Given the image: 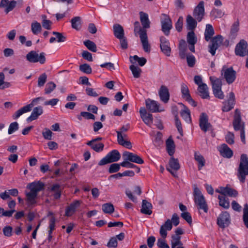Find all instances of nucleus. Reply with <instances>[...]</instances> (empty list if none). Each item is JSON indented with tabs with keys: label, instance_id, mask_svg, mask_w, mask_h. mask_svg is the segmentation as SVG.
<instances>
[{
	"label": "nucleus",
	"instance_id": "57",
	"mask_svg": "<svg viewBox=\"0 0 248 248\" xmlns=\"http://www.w3.org/2000/svg\"><path fill=\"white\" fill-rule=\"evenodd\" d=\"M186 58L188 66L190 67H193L196 62L195 57L192 55L188 54L187 55Z\"/></svg>",
	"mask_w": 248,
	"mask_h": 248
},
{
	"label": "nucleus",
	"instance_id": "51",
	"mask_svg": "<svg viewBox=\"0 0 248 248\" xmlns=\"http://www.w3.org/2000/svg\"><path fill=\"white\" fill-rule=\"evenodd\" d=\"M243 219L246 227L248 228V204L247 203L244 205Z\"/></svg>",
	"mask_w": 248,
	"mask_h": 248
},
{
	"label": "nucleus",
	"instance_id": "55",
	"mask_svg": "<svg viewBox=\"0 0 248 248\" xmlns=\"http://www.w3.org/2000/svg\"><path fill=\"white\" fill-rule=\"evenodd\" d=\"M42 18H43L42 22L43 27L46 30H50L52 24V22L49 20L46 19V16L45 15H43Z\"/></svg>",
	"mask_w": 248,
	"mask_h": 248
},
{
	"label": "nucleus",
	"instance_id": "64",
	"mask_svg": "<svg viewBox=\"0 0 248 248\" xmlns=\"http://www.w3.org/2000/svg\"><path fill=\"white\" fill-rule=\"evenodd\" d=\"M165 238H159L157 240V246L159 248H170L169 246L166 243Z\"/></svg>",
	"mask_w": 248,
	"mask_h": 248
},
{
	"label": "nucleus",
	"instance_id": "61",
	"mask_svg": "<svg viewBox=\"0 0 248 248\" xmlns=\"http://www.w3.org/2000/svg\"><path fill=\"white\" fill-rule=\"evenodd\" d=\"M52 34L56 36V38L57 39V41L59 43L63 42L66 40V37L61 32L53 31Z\"/></svg>",
	"mask_w": 248,
	"mask_h": 248
},
{
	"label": "nucleus",
	"instance_id": "60",
	"mask_svg": "<svg viewBox=\"0 0 248 248\" xmlns=\"http://www.w3.org/2000/svg\"><path fill=\"white\" fill-rule=\"evenodd\" d=\"M45 131L42 132V135L44 138L46 140H51L52 139V135L53 133L48 128H46L44 129Z\"/></svg>",
	"mask_w": 248,
	"mask_h": 248
},
{
	"label": "nucleus",
	"instance_id": "38",
	"mask_svg": "<svg viewBox=\"0 0 248 248\" xmlns=\"http://www.w3.org/2000/svg\"><path fill=\"white\" fill-rule=\"evenodd\" d=\"M71 25L72 27L77 30L78 31L80 29L81 27V17L79 16H76L73 18L71 20Z\"/></svg>",
	"mask_w": 248,
	"mask_h": 248
},
{
	"label": "nucleus",
	"instance_id": "13",
	"mask_svg": "<svg viewBox=\"0 0 248 248\" xmlns=\"http://www.w3.org/2000/svg\"><path fill=\"white\" fill-rule=\"evenodd\" d=\"M203 5V1H201L198 5L195 8L193 11V16L198 22L202 21L204 15V8Z\"/></svg>",
	"mask_w": 248,
	"mask_h": 248
},
{
	"label": "nucleus",
	"instance_id": "24",
	"mask_svg": "<svg viewBox=\"0 0 248 248\" xmlns=\"http://www.w3.org/2000/svg\"><path fill=\"white\" fill-rule=\"evenodd\" d=\"M241 118L239 111L238 109H236L235 111V115L234 117V120L233 121V126L235 131L240 130L242 128L244 127V125H242L241 124Z\"/></svg>",
	"mask_w": 248,
	"mask_h": 248
},
{
	"label": "nucleus",
	"instance_id": "23",
	"mask_svg": "<svg viewBox=\"0 0 248 248\" xmlns=\"http://www.w3.org/2000/svg\"><path fill=\"white\" fill-rule=\"evenodd\" d=\"M80 203V201H75L71 203L66 209L65 216L70 217L73 215L76 212V209L79 206Z\"/></svg>",
	"mask_w": 248,
	"mask_h": 248
},
{
	"label": "nucleus",
	"instance_id": "10",
	"mask_svg": "<svg viewBox=\"0 0 248 248\" xmlns=\"http://www.w3.org/2000/svg\"><path fill=\"white\" fill-rule=\"evenodd\" d=\"M230 224V216L227 211L222 212L217 217V224L221 228L227 227Z\"/></svg>",
	"mask_w": 248,
	"mask_h": 248
},
{
	"label": "nucleus",
	"instance_id": "58",
	"mask_svg": "<svg viewBox=\"0 0 248 248\" xmlns=\"http://www.w3.org/2000/svg\"><path fill=\"white\" fill-rule=\"evenodd\" d=\"M121 164L113 163L110 165L108 169L109 173H113L118 172L120 169Z\"/></svg>",
	"mask_w": 248,
	"mask_h": 248
},
{
	"label": "nucleus",
	"instance_id": "16",
	"mask_svg": "<svg viewBox=\"0 0 248 248\" xmlns=\"http://www.w3.org/2000/svg\"><path fill=\"white\" fill-rule=\"evenodd\" d=\"M223 104L222 110L223 112L229 111L233 108L235 104V96L233 92H231L229 93V98L228 101L224 102Z\"/></svg>",
	"mask_w": 248,
	"mask_h": 248
},
{
	"label": "nucleus",
	"instance_id": "33",
	"mask_svg": "<svg viewBox=\"0 0 248 248\" xmlns=\"http://www.w3.org/2000/svg\"><path fill=\"white\" fill-rule=\"evenodd\" d=\"M215 33L214 30L213 26L209 24L206 25V28L204 31L205 40L208 42L211 39L212 36Z\"/></svg>",
	"mask_w": 248,
	"mask_h": 248
},
{
	"label": "nucleus",
	"instance_id": "8",
	"mask_svg": "<svg viewBox=\"0 0 248 248\" xmlns=\"http://www.w3.org/2000/svg\"><path fill=\"white\" fill-rule=\"evenodd\" d=\"M211 44L208 46L209 52L214 56L216 50L220 46L222 43L223 38L221 35H217L211 38Z\"/></svg>",
	"mask_w": 248,
	"mask_h": 248
},
{
	"label": "nucleus",
	"instance_id": "4",
	"mask_svg": "<svg viewBox=\"0 0 248 248\" xmlns=\"http://www.w3.org/2000/svg\"><path fill=\"white\" fill-rule=\"evenodd\" d=\"M44 100L45 98L43 97H38L33 99L30 104L24 106L23 107L16 111L15 113L12 115L13 119L14 120H16L23 114L31 111L32 107L34 105H37L39 101H44Z\"/></svg>",
	"mask_w": 248,
	"mask_h": 248
},
{
	"label": "nucleus",
	"instance_id": "63",
	"mask_svg": "<svg viewBox=\"0 0 248 248\" xmlns=\"http://www.w3.org/2000/svg\"><path fill=\"white\" fill-rule=\"evenodd\" d=\"M181 217L185 219L189 224H191L192 222V217L190 213L188 212H185L181 213Z\"/></svg>",
	"mask_w": 248,
	"mask_h": 248
},
{
	"label": "nucleus",
	"instance_id": "42",
	"mask_svg": "<svg viewBox=\"0 0 248 248\" xmlns=\"http://www.w3.org/2000/svg\"><path fill=\"white\" fill-rule=\"evenodd\" d=\"M102 210L105 214H111L114 211V207L112 203H106L102 205Z\"/></svg>",
	"mask_w": 248,
	"mask_h": 248
},
{
	"label": "nucleus",
	"instance_id": "59",
	"mask_svg": "<svg viewBox=\"0 0 248 248\" xmlns=\"http://www.w3.org/2000/svg\"><path fill=\"white\" fill-rule=\"evenodd\" d=\"M238 191L233 188L227 187L226 196H228L231 197H236L238 196Z\"/></svg>",
	"mask_w": 248,
	"mask_h": 248
},
{
	"label": "nucleus",
	"instance_id": "7",
	"mask_svg": "<svg viewBox=\"0 0 248 248\" xmlns=\"http://www.w3.org/2000/svg\"><path fill=\"white\" fill-rule=\"evenodd\" d=\"M236 72L232 67L226 68L225 66L223 67L221 74L224 75V78L227 83L229 84L232 83L236 79Z\"/></svg>",
	"mask_w": 248,
	"mask_h": 248
},
{
	"label": "nucleus",
	"instance_id": "21",
	"mask_svg": "<svg viewBox=\"0 0 248 248\" xmlns=\"http://www.w3.org/2000/svg\"><path fill=\"white\" fill-rule=\"evenodd\" d=\"M172 228V224L171 220L167 219L164 224H163L160 229L159 233L160 235L163 238H166L167 235V231H170Z\"/></svg>",
	"mask_w": 248,
	"mask_h": 248
},
{
	"label": "nucleus",
	"instance_id": "15",
	"mask_svg": "<svg viewBox=\"0 0 248 248\" xmlns=\"http://www.w3.org/2000/svg\"><path fill=\"white\" fill-rule=\"evenodd\" d=\"M248 46L247 42L244 40H241L236 45L235 48V54L237 56L244 57L246 55V49Z\"/></svg>",
	"mask_w": 248,
	"mask_h": 248
},
{
	"label": "nucleus",
	"instance_id": "47",
	"mask_svg": "<svg viewBox=\"0 0 248 248\" xmlns=\"http://www.w3.org/2000/svg\"><path fill=\"white\" fill-rule=\"evenodd\" d=\"M186 40L188 44L197 43V38L193 31H189L187 33Z\"/></svg>",
	"mask_w": 248,
	"mask_h": 248
},
{
	"label": "nucleus",
	"instance_id": "45",
	"mask_svg": "<svg viewBox=\"0 0 248 248\" xmlns=\"http://www.w3.org/2000/svg\"><path fill=\"white\" fill-rule=\"evenodd\" d=\"M83 44L90 51L93 52H96V45L93 42L90 40H87L84 41Z\"/></svg>",
	"mask_w": 248,
	"mask_h": 248
},
{
	"label": "nucleus",
	"instance_id": "41",
	"mask_svg": "<svg viewBox=\"0 0 248 248\" xmlns=\"http://www.w3.org/2000/svg\"><path fill=\"white\" fill-rule=\"evenodd\" d=\"M31 30L34 34H38L42 31L41 24L37 21L32 22L31 24Z\"/></svg>",
	"mask_w": 248,
	"mask_h": 248
},
{
	"label": "nucleus",
	"instance_id": "14",
	"mask_svg": "<svg viewBox=\"0 0 248 248\" xmlns=\"http://www.w3.org/2000/svg\"><path fill=\"white\" fill-rule=\"evenodd\" d=\"M160 47L161 51L167 56H170L171 53L169 41L164 36L160 37Z\"/></svg>",
	"mask_w": 248,
	"mask_h": 248
},
{
	"label": "nucleus",
	"instance_id": "52",
	"mask_svg": "<svg viewBox=\"0 0 248 248\" xmlns=\"http://www.w3.org/2000/svg\"><path fill=\"white\" fill-rule=\"evenodd\" d=\"M47 79V75L44 73L42 74L38 78V86L39 87H41L44 86L45 83Z\"/></svg>",
	"mask_w": 248,
	"mask_h": 248
},
{
	"label": "nucleus",
	"instance_id": "46",
	"mask_svg": "<svg viewBox=\"0 0 248 248\" xmlns=\"http://www.w3.org/2000/svg\"><path fill=\"white\" fill-rule=\"evenodd\" d=\"M129 68L135 78H139L140 77L141 72V69L140 68L134 65H130Z\"/></svg>",
	"mask_w": 248,
	"mask_h": 248
},
{
	"label": "nucleus",
	"instance_id": "11",
	"mask_svg": "<svg viewBox=\"0 0 248 248\" xmlns=\"http://www.w3.org/2000/svg\"><path fill=\"white\" fill-rule=\"evenodd\" d=\"M199 125L201 130L204 132L212 129V126L208 123L207 115L205 113H202L199 120Z\"/></svg>",
	"mask_w": 248,
	"mask_h": 248
},
{
	"label": "nucleus",
	"instance_id": "30",
	"mask_svg": "<svg viewBox=\"0 0 248 248\" xmlns=\"http://www.w3.org/2000/svg\"><path fill=\"white\" fill-rule=\"evenodd\" d=\"M186 28L188 30L193 31L196 27L197 22L191 15H188L186 18Z\"/></svg>",
	"mask_w": 248,
	"mask_h": 248
},
{
	"label": "nucleus",
	"instance_id": "12",
	"mask_svg": "<svg viewBox=\"0 0 248 248\" xmlns=\"http://www.w3.org/2000/svg\"><path fill=\"white\" fill-rule=\"evenodd\" d=\"M123 156L124 160L139 164H142L144 163L143 160L140 156L132 153L125 151L123 153Z\"/></svg>",
	"mask_w": 248,
	"mask_h": 248
},
{
	"label": "nucleus",
	"instance_id": "50",
	"mask_svg": "<svg viewBox=\"0 0 248 248\" xmlns=\"http://www.w3.org/2000/svg\"><path fill=\"white\" fill-rule=\"evenodd\" d=\"M56 87V85L52 81L48 82L45 87V93L48 94L50 93Z\"/></svg>",
	"mask_w": 248,
	"mask_h": 248
},
{
	"label": "nucleus",
	"instance_id": "37",
	"mask_svg": "<svg viewBox=\"0 0 248 248\" xmlns=\"http://www.w3.org/2000/svg\"><path fill=\"white\" fill-rule=\"evenodd\" d=\"M210 79L212 83L213 90L217 89H221L222 84L221 79L216 78L214 77H210Z\"/></svg>",
	"mask_w": 248,
	"mask_h": 248
},
{
	"label": "nucleus",
	"instance_id": "53",
	"mask_svg": "<svg viewBox=\"0 0 248 248\" xmlns=\"http://www.w3.org/2000/svg\"><path fill=\"white\" fill-rule=\"evenodd\" d=\"M56 218L54 217H52L49 219V230L48 231V235H52V232L55 228Z\"/></svg>",
	"mask_w": 248,
	"mask_h": 248
},
{
	"label": "nucleus",
	"instance_id": "20",
	"mask_svg": "<svg viewBox=\"0 0 248 248\" xmlns=\"http://www.w3.org/2000/svg\"><path fill=\"white\" fill-rule=\"evenodd\" d=\"M145 103L146 108L151 112H161L164 110L159 109V104L155 101L148 99L146 100Z\"/></svg>",
	"mask_w": 248,
	"mask_h": 248
},
{
	"label": "nucleus",
	"instance_id": "31",
	"mask_svg": "<svg viewBox=\"0 0 248 248\" xmlns=\"http://www.w3.org/2000/svg\"><path fill=\"white\" fill-rule=\"evenodd\" d=\"M140 20L144 29L150 27V21L148 18V15L143 12H140Z\"/></svg>",
	"mask_w": 248,
	"mask_h": 248
},
{
	"label": "nucleus",
	"instance_id": "34",
	"mask_svg": "<svg viewBox=\"0 0 248 248\" xmlns=\"http://www.w3.org/2000/svg\"><path fill=\"white\" fill-rule=\"evenodd\" d=\"M194 159L198 163V169L201 170L202 168L205 166V160L203 156L198 152H195L194 153Z\"/></svg>",
	"mask_w": 248,
	"mask_h": 248
},
{
	"label": "nucleus",
	"instance_id": "43",
	"mask_svg": "<svg viewBox=\"0 0 248 248\" xmlns=\"http://www.w3.org/2000/svg\"><path fill=\"white\" fill-rule=\"evenodd\" d=\"M60 188V186L57 184L53 185L51 188V191L54 192L53 196L55 199H59L61 197V191Z\"/></svg>",
	"mask_w": 248,
	"mask_h": 248
},
{
	"label": "nucleus",
	"instance_id": "49",
	"mask_svg": "<svg viewBox=\"0 0 248 248\" xmlns=\"http://www.w3.org/2000/svg\"><path fill=\"white\" fill-rule=\"evenodd\" d=\"M169 166L171 169L178 170L180 169V165L177 159L171 157L169 161Z\"/></svg>",
	"mask_w": 248,
	"mask_h": 248
},
{
	"label": "nucleus",
	"instance_id": "17",
	"mask_svg": "<svg viewBox=\"0 0 248 248\" xmlns=\"http://www.w3.org/2000/svg\"><path fill=\"white\" fill-rule=\"evenodd\" d=\"M140 113L141 118L144 123L147 125L151 126L153 122V117L152 114L148 113L144 108H140Z\"/></svg>",
	"mask_w": 248,
	"mask_h": 248
},
{
	"label": "nucleus",
	"instance_id": "19",
	"mask_svg": "<svg viewBox=\"0 0 248 248\" xmlns=\"http://www.w3.org/2000/svg\"><path fill=\"white\" fill-rule=\"evenodd\" d=\"M158 95L160 100L164 103L168 102L170 99V93L168 87L165 85H161L159 91Z\"/></svg>",
	"mask_w": 248,
	"mask_h": 248
},
{
	"label": "nucleus",
	"instance_id": "2",
	"mask_svg": "<svg viewBox=\"0 0 248 248\" xmlns=\"http://www.w3.org/2000/svg\"><path fill=\"white\" fill-rule=\"evenodd\" d=\"M247 175H248V157L246 154H244L240 156L237 176L241 183H244Z\"/></svg>",
	"mask_w": 248,
	"mask_h": 248
},
{
	"label": "nucleus",
	"instance_id": "5",
	"mask_svg": "<svg viewBox=\"0 0 248 248\" xmlns=\"http://www.w3.org/2000/svg\"><path fill=\"white\" fill-rule=\"evenodd\" d=\"M121 157L120 153L117 150H113L109 152L98 163V165L103 166L106 164L118 161Z\"/></svg>",
	"mask_w": 248,
	"mask_h": 248
},
{
	"label": "nucleus",
	"instance_id": "25",
	"mask_svg": "<svg viewBox=\"0 0 248 248\" xmlns=\"http://www.w3.org/2000/svg\"><path fill=\"white\" fill-rule=\"evenodd\" d=\"M43 113V108L41 106H38L35 107L30 116H29L27 119V121L28 122H31L32 121L35 120L38 118V117L41 115Z\"/></svg>",
	"mask_w": 248,
	"mask_h": 248
},
{
	"label": "nucleus",
	"instance_id": "1",
	"mask_svg": "<svg viewBox=\"0 0 248 248\" xmlns=\"http://www.w3.org/2000/svg\"><path fill=\"white\" fill-rule=\"evenodd\" d=\"M45 187V184L40 181H34L27 185V188L30 190V192L26 193V200L29 205L36 204L37 193L44 190Z\"/></svg>",
	"mask_w": 248,
	"mask_h": 248
},
{
	"label": "nucleus",
	"instance_id": "32",
	"mask_svg": "<svg viewBox=\"0 0 248 248\" xmlns=\"http://www.w3.org/2000/svg\"><path fill=\"white\" fill-rule=\"evenodd\" d=\"M166 149L168 154L170 156H172L175 153V145L174 141L169 138L167 140L166 142Z\"/></svg>",
	"mask_w": 248,
	"mask_h": 248
},
{
	"label": "nucleus",
	"instance_id": "40",
	"mask_svg": "<svg viewBox=\"0 0 248 248\" xmlns=\"http://www.w3.org/2000/svg\"><path fill=\"white\" fill-rule=\"evenodd\" d=\"M181 92L182 98L185 100L191 96L189 89L185 83H182L181 85Z\"/></svg>",
	"mask_w": 248,
	"mask_h": 248
},
{
	"label": "nucleus",
	"instance_id": "35",
	"mask_svg": "<svg viewBox=\"0 0 248 248\" xmlns=\"http://www.w3.org/2000/svg\"><path fill=\"white\" fill-rule=\"evenodd\" d=\"M86 144L87 145L90 146L93 150L97 153L102 152L104 147V144L101 142L96 143L92 141H88Z\"/></svg>",
	"mask_w": 248,
	"mask_h": 248
},
{
	"label": "nucleus",
	"instance_id": "36",
	"mask_svg": "<svg viewBox=\"0 0 248 248\" xmlns=\"http://www.w3.org/2000/svg\"><path fill=\"white\" fill-rule=\"evenodd\" d=\"M130 61L131 63L134 64L137 62L140 66H143L147 62L146 59L144 57H139L137 55L130 57Z\"/></svg>",
	"mask_w": 248,
	"mask_h": 248
},
{
	"label": "nucleus",
	"instance_id": "22",
	"mask_svg": "<svg viewBox=\"0 0 248 248\" xmlns=\"http://www.w3.org/2000/svg\"><path fill=\"white\" fill-rule=\"evenodd\" d=\"M218 150L220 155L224 157L230 158L233 155L232 151L226 144H222L218 148Z\"/></svg>",
	"mask_w": 248,
	"mask_h": 248
},
{
	"label": "nucleus",
	"instance_id": "28",
	"mask_svg": "<svg viewBox=\"0 0 248 248\" xmlns=\"http://www.w3.org/2000/svg\"><path fill=\"white\" fill-rule=\"evenodd\" d=\"M193 194L194 196V202L196 205L200 203H201L206 202L204 196L198 187H195L194 188Z\"/></svg>",
	"mask_w": 248,
	"mask_h": 248
},
{
	"label": "nucleus",
	"instance_id": "29",
	"mask_svg": "<svg viewBox=\"0 0 248 248\" xmlns=\"http://www.w3.org/2000/svg\"><path fill=\"white\" fill-rule=\"evenodd\" d=\"M152 205L151 203L148 202L145 200H143L142 202V207L140 209V212L145 215H150L152 213Z\"/></svg>",
	"mask_w": 248,
	"mask_h": 248
},
{
	"label": "nucleus",
	"instance_id": "18",
	"mask_svg": "<svg viewBox=\"0 0 248 248\" xmlns=\"http://www.w3.org/2000/svg\"><path fill=\"white\" fill-rule=\"evenodd\" d=\"M117 134V141L118 143L128 149L132 148V144L130 141L127 140V136L125 134H122L121 132H116Z\"/></svg>",
	"mask_w": 248,
	"mask_h": 248
},
{
	"label": "nucleus",
	"instance_id": "26",
	"mask_svg": "<svg viewBox=\"0 0 248 248\" xmlns=\"http://www.w3.org/2000/svg\"><path fill=\"white\" fill-rule=\"evenodd\" d=\"M197 90L199 92V95L202 99H208L209 98L208 88L205 83H202L199 85Z\"/></svg>",
	"mask_w": 248,
	"mask_h": 248
},
{
	"label": "nucleus",
	"instance_id": "27",
	"mask_svg": "<svg viewBox=\"0 0 248 248\" xmlns=\"http://www.w3.org/2000/svg\"><path fill=\"white\" fill-rule=\"evenodd\" d=\"M114 35L118 39H122L124 36V31L123 27L119 24H115L113 26Z\"/></svg>",
	"mask_w": 248,
	"mask_h": 248
},
{
	"label": "nucleus",
	"instance_id": "6",
	"mask_svg": "<svg viewBox=\"0 0 248 248\" xmlns=\"http://www.w3.org/2000/svg\"><path fill=\"white\" fill-rule=\"evenodd\" d=\"M26 59L30 62H39L41 64H44L46 62L45 54L44 52H41L38 55L36 51L32 50L27 54Z\"/></svg>",
	"mask_w": 248,
	"mask_h": 248
},
{
	"label": "nucleus",
	"instance_id": "62",
	"mask_svg": "<svg viewBox=\"0 0 248 248\" xmlns=\"http://www.w3.org/2000/svg\"><path fill=\"white\" fill-rule=\"evenodd\" d=\"M107 247L109 248H116L118 246V242L116 238L115 237H111L107 244Z\"/></svg>",
	"mask_w": 248,
	"mask_h": 248
},
{
	"label": "nucleus",
	"instance_id": "54",
	"mask_svg": "<svg viewBox=\"0 0 248 248\" xmlns=\"http://www.w3.org/2000/svg\"><path fill=\"white\" fill-rule=\"evenodd\" d=\"M79 70L82 72L89 74L92 72V68L89 64L84 63L79 66Z\"/></svg>",
	"mask_w": 248,
	"mask_h": 248
},
{
	"label": "nucleus",
	"instance_id": "39",
	"mask_svg": "<svg viewBox=\"0 0 248 248\" xmlns=\"http://www.w3.org/2000/svg\"><path fill=\"white\" fill-rule=\"evenodd\" d=\"M218 199L219 200V205L222 207L224 209H227L230 207V202L229 199L225 197V196H222L221 195L218 196Z\"/></svg>",
	"mask_w": 248,
	"mask_h": 248
},
{
	"label": "nucleus",
	"instance_id": "48",
	"mask_svg": "<svg viewBox=\"0 0 248 248\" xmlns=\"http://www.w3.org/2000/svg\"><path fill=\"white\" fill-rule=\"evenodd\" d=\"M239 30V22L236 21L235 22L232 26L230 33V37H232V39H234L235 38L236 35V33L238 32Z\"/></svg>",
	"mask_w": 248,
	"mask_h": 248
},
{
	"label": "nucleus",
	"instance_id": "44",
	"mask_svg": "<svg viewBox=\"0 0 248 248\" xmlns=\"http://www.w3.org/2000/svg\"><path fill=\"white\" fill-rule=\"evenodd\" d=\"M181 117L186 122H191L190 112L189 109L185 106L184 109L180 113Z\"/></svg>",
	"mask_w": 248,
	"mask_h": 248
},
{
	"label": "nucleus",
	"instance_id": "9",
	"mask_svg": "<svg viewBox=\"0 0 248 248\" xmlns=\"http://www.w3.org/2000/svg\"><path fill=\"white\" fill-rule=\"evenodd\" d=\"M164 19L161 20V29L164 33L168 36L170 33V30L172 28V21L170 16L165 14H162Z\"/></svg>",
	"mask_w": 248,
	"mask_h": 248
},
{
	"label": "nucleus",
	"instance_id": "56",
	"mask_svg": "<svg viewBox=\"0 0 248 248\" xmlns=\"http://www.w3.org/2000/svg\"><path fill=\"white\" fill-rule=\"evenodd\" d=\"M18 124L16 122L12 123L9 127L8 133L10 135L18 129Z\"/></svg>",
	"mask_w": 248,
	"mask_h": 248
},
{
	"label": "nucleus",
	"instance_id": "3",
	"mask_svg": "<svg viewBox=\"0 0 248 248\" xmlns=\"http://www.w3.org/2000/svg\"><path fill=\"white\" fill-rule=\"evenodd\" d=\"M134 31H136L139 28V33L143 49L146 52H149L151 50L150 45L148 42L147 31L145 29H141L140 26V23L136 21L134 23Z\"/></svg>",
	"mask_w": 248,
	"mask_h": 248
}]
</instances>
